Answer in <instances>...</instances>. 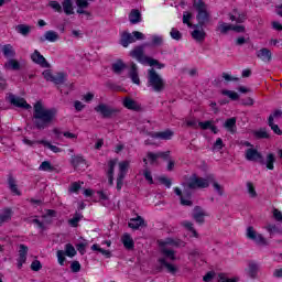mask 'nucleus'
<instances>
[{
	"mask_svg": "<svg viewBox=\"0 0 282 282\" xmlns=\"http://www.w3.org/2000/svg\"><path fill=\"white\" fill-rule=\"evenodd\" d=\"M193 8L196 11L197 24L192 26L194 29L192 31V39L196 43H204L206 41V31H204V28L212 21L210 11H208V4L204 0H193Z\"/></svg>",
	"mask_w": 282,
	"mask_h": 282,
	"instance_id": "nucleus-1",
	"label": "nucleus"
},
{
	"mask_svg": "<svg viewBox=\"0 0 282 282\" xmlns=\"http://www.w3.org/2000/svg\"><path fill=\"white\" fill-rule=\"evenodd\" d=\"M58 110L56 108H45L43 101L39 100L33 106V123L35 129L43 131L52 127L56 120Z\"/></svg>",
	"mask_w": 282,
	"mask_h": 282,
	"instance_id": "nucleus-2",
	"label": "nucleus"
},
{
	"mask_svg": "<svg viewBox=\"0 0 282 282\" xmlns=\"http://www.w3.org/2000/svg\"><path fill=\"white\" fill-rule=\"evenodd\" d=\"M149 44H141L135 46L131 52L130 56L135 58L141 65H150V67H158V69H164L165 65L160 63V61L144 55V48Z\"/></svg>",
	"mask_w": 282,
	"mask_h": 282,
	"instance_id": "nucleus-3",
	"label": "nucleus"
},
{
	"mask_svg": "<svg viewBox=\"0 0 282 282\" xmlns=\"http://www.w3.org/2000/svg\"><path fill=\"white\" fill-rule=\"evenodd\" d=\"M245 158L246 160H248V162H259L262 165L265 164L269 171H274V163L276 162V158L272 153H269L267 155V161H265L263 160V155L260 154V152L257 149L250 148V149H247Z\"/></svg>",
	"mask_w": 282,
	"mask_h": 282,
	"instance_id": "nucleus-4",
	"label": "nucleus"
},
{
	"mask_svg": "<svg viewBox=\"0 0 282 282\" xmlns=\"http://www.w3.org/2000/svg\"><path fill=\"white\" fill-rule=\"evenodd\" d=\"M148 87H151L153 91H164L166 83L154 68L148 70Z\"/></svg>",
	"mask_w": 282,
	"mask_h": 282,
	"instance_id": "nucleus-5",
	"label": "nucleus"
},
{
	"mask_svg": "<svg viewBox=\"0 0 282 282\" xmlns=\"http://www.w3.org/2000/svg\"><path fill=\"white\" fill-rule=\"evenodd\" d=\"M137 41H144V34L142 32L133 31L129 33L123 31L121 33L120 45H122V47H129L131 43H135Z\"/></svg>",
	"mask_w": 282,
	"mask_h": 282,
	"instance_id": "nucleus-6",
	"label": "nucleus"
},
{
	"mask_svg": "<svg viewBox=\"0 0 282 282\" xmlns=\"http://www.w3.org/2000/svg\"><path fill=\"white\" fill-rule=\"evenodd\" d=\"M183 186H186L189 191H196V188H208L210 183L206 178L198 177L197 174H192Z\"/></svg>",
	"mask_w": 282,
	"mask_h": 282,
	"instance_id": "nucleus-7",
	"label": "nucleus"
},
{
	"mask_svg": "<svg viewBox=\"0 0 282 282\" xmlns=\"http://www.w3.org/2000/svg\"><path fill=\"white\" fill-rule=\"evenodd\" d=\"M42 75L47 83H54V85H65L67 83V74L63 72L53 75L51 69H45Z\"/></svg>",
	"mask_w": 282,
	"mask_h": 282,
	"instance_id": "nucleus-8",
	"label": "nucleus"
},
{
	"mask_svg": "<svg viewBox=\"0 0 282 282\" xmlns=\"http://www.w3.org/2000/svg\"><path fill=\"white\" fill-rule=\"evenodd\" d=\"M95 111L100 113L102 118H116L120 113V109L113 108L107 104H99L95 107Z\"/></svg>",
	"mask_w": 282,
	"mask_h": 282,
	"instance_id": "nucleus-9",
	"label": "nucleus"
},
{
	"mask_svg": "<svg viewBox=\"0 0 282 282\" xmlns=\"http://www.w3.org/2000/svg\"><path fill=\"white\" fill-rule=\"evenodd\" d=\"M246 237L247 239L254 241L257 246H262V247L269 246L268 239H265L263 235L258 234L257 230H254V227L252 226H249L247 228Z\"/></svg>",
	"mask_w": 282,
	"mask_h": 282,
	"instance_id": "nucleus-10",
	"label": "nucleus"
},
{
	"mask_svg": "<svg viewBox=\"0 0 282 282\" xmlns=\"http://www.w3.org/2000/svg\"><path fill=\"white\" fill-rule=\"evenodd\" d=\"M159 265L156 267L158 272H164L166 270L167 274H172L175 276L177 272H180V269L177 265L166 261V258H160L159 260Z\"/></svg>",
	"mask_w": 282,
	"mask_h": 282,
	"instance_id": "nucleus-11",
	"label": "nucleus"
},
{
	"mask_svg": "<svg viewBox=\"0 0 282 282\" xmlns=\"http://www.w3.org/2000/svg\"><path fill=\"white\" fill-rule=\"evenodd\" d=\"M7 100L10 102V105L18 107L19 109H32V106L25 101V98L17 97L12 93L9 94Z\"/></svg>",
	"mask_w": 282,
	"mask_h": 282,
	"instance_id": "nucleus-12",
	"label": "nucleus"
},
{
	"mask_svg": "<svg viewBox=\"0 0 282 282\" xmlns=\"http://www.w3.org/2000/svg\"><path fill=\"white\" fill-rule=\"evenodd\" d=\"M70 164L75 171H85L87 169V160L83 155H72Z\"/></svg>",
	"mask_w": 282,
	"mask_h": 282,
	"instance_id": "nucleus-13",
	"label": "nucleus"
},
{
	"mask_svg": "<svg viewBox=\"0 0 282 282\" xmlns=\"http://www.w3.org/2000/svg\"><path fill=\"white\" fill-rule=\"evenodd\" d=\"M31 59L33 61V63H35L36 65H40V67H45V68H50L52 67V65H50V63L47 62V59H45V57L41 54V52L39 51H34L33 54L31 55Z\"/></svg>",
	"mask_w": 282,
	"mask_h": 282,
	"instance_id": "nucleus-14",
	"label": "nucleus"
},
{
	"mask_svg": "<svg viewBox=\"0 0 282 282\" xmlns=\"http://www.w3.org/2000/svg\"><path fill=\"white\" fill-rule=\"evenodd\" d=\"M193 219L196 221V224H204L206 217V212L202 206H195L192 214Z\"/></svg>",
	"mask_w": 282,
	"mask_h": 282,
	"instance_id": "nucleus-15",
	"label": "nucleus"
},
{
	"mask_svg": "<svg viewBox=\"0 0 282 282\" xmlns=\"http://www.w3.org/2000/svg\"><path fill=\"white\" fill-rule=\"evenodd\" d=\"M123 107L130 109L131 111H142V106L138 101L131 99V97H126L123 99Z\"/></svg>",
	"mask_w": 282,
	"mask_h": 282,
	"instance_id": "nucleus-16",
	"label": "nucleus"
},
{
	"mask_svg": "<svg viewBox=\"0 0 282 282\" xmlns=\"http://www.w3.org/2000/svg\"><path fill=\"white\" fill-rule=\"evenodd\" d=\"M150 135L151 138H155L159 140H171L173 135H175V132H173V130L171 129H167L162 132H150Z\"/></svg>",
	"mask_w": 282,
	"mask_h": 282,
	"instance_id": "nucleus-17",
	"label": "nucleus"
},
{
	"mask_svg": "<svg viewBox=\"0 0 282 282\" xmlns=\"http://www.w3.org/2000/svg\"><path fill=\"white\" fill-rule=\"evenodd\" d=\"M25 261H28V246L20 245L19 258H18L19 270L23 268V263H25Z\"/></svg>",
	"mask_w": 282,
	"mask_h": 282,
	"instance_id": "nucleus-18",
	"label": "nucleus"
},
{
	"mask_svg": "<svg viewBox=\"0 0 282 282\" xmlns=\"http://www.w3.org/2000/svg\"><path fill=\"white\" fill-rule=\"evenodd\" d=\"M257 57L263 61V63H270L272 61V52L270 48H261L257 52Z\"/></svg>",
	"mask_w": 282,
	"mask_h": 282,
	"instance_id": "nucleus-19",
	"label": "nucleus"
},
{
	"mask_svg": "<svg viewBox=\"0 0 282 282\" xmlns=\"http://www.w3.org/2000/svg\"><path fill=\"white\" fill-rule=\"evenodd\" d=\"M129 21L132 25H138L142 23V13L138 9H132L129 14Z\"/></svg>",
	"mask_w": 282,
	"mask_h": 282,
	"instance_id": "nucleus-20",
	"label": "nucleus"
},
{
	"mask_svg": "<svg viewBox=\"0 0 282 282\" xmlns=\"http://www.w3.org/2000/svg\"><path fill=\"white\" fill-rule=\"evenodd\" d=\"M129 228H132V230H138L142 226H147L144 223V218L141 216H137L135 218H131L128 223Z\"/></svg>",
	"mask_w": 282,
	"mask_h": 282,
	"instance_id": "nucleus-21",
	"label": "nucleus"
},
{
	"mask_svg": "<svg viewBox=\"0 0 282 282\" xmlns=\"http://www.w3.org/2000/svg\"><path fill=\"white\" fill-rule=\"evenodd\" d=\"M1 52L4 56V58H14L17 56V51H14V46L11 44H6L1 47Z\"/></svg>",
	"mask_w": 282,
	"mask_h": 282,
	"instance_id": "nucleus-22",
	"label": "nucleus"
},
{
	"mask_svg": "<svg viewBox=\"0 0 282 282\" xmlns=\"http://www.w3.org/2000/svg\"><path fill=\"white\" fill-rule=\"evenodd\" d=\"M129 77L131 78L132 83H134V85H140V76L138 75V65H135V63L133 62L130 65Z\"/></svg>",
	"mask_w": 282,
	"mask_h": 282,
	"instance_id": "nucleus-23",
	"label": "nucleus"
},
{
	"mask_svg": "<svg viewBox=\"0 0 282 282\" xmlns=\"http://www.w3.org/2000/svg\"><path fill=\"white\" fill-rule=\"evenodd\" d=\"M59 35L56 31H46L44 37H40L41 43L44 41H50V43H56L58 41Z\"/></svg>",
	"mask_w": 282,
	"mask_h": 282,
	"instance_id": "nucleus-24",
	"label": "nucleus"
},
{
	"mask_svg": "<svg viewBox=\"0 0 282 282\" xmlns=\"http://www.w3.org/2000/svg\"><path fill=\"white\" fill-rule=\"evenodd\" d=\"M224 127L227 129V131H229V133H237V118L231 117L227 119Z\"/></svg>",
	"mask_w": 282,
	"mask_h": 282,
	"instance_id": "nucleus-25",
	"label": "nucleus"
},
{
	"mask_svg": "<svg viewBox=\"0 0 282 282\" xmlns=\"http://www.w3.org/2000/svg\"><path fill=\"white\" fill-rule=\"evenodd\" d=\"M4 69H11L12 72H19L21 69V63L13 58L8 59L4 63Z\"/></svg>",
	"mask_w": 282,
	"mask_h": 282,
	"instance_id": "nucleus-26",
	"label": "nucleus"
},
{
	"mask_svg": "<svg viewBox=\"0 0 282 282\" xmlns=\"http://www.w3.org/2000/svg\"><path fill=\"white\" fill-rule=\"evenodd\" d=\"M121 241L126 250H133V248L135 247V242L133 241V238H131V235L129 234H124L121 238Z\"/></svg>",
	"mask_w": 282,
	"mask_h": 282,
	"instance_id": "nucleus-27",
	"label": "nucleus"
},
{
	"mask_svg": "<svg viewBox=\"0 0 282 282\" xmlns=\"http://www.w3.org/2000/svg\"><path fill=\"white\" fill-rule=\"evenodd\" d=\"M127 69V64L122 59H117L116 63L112 64V72L113 74H122Z\"/></svg>",
	"mask_w": 282,
	"mask_h": 282,
	"instance_id": "nucleus-28",
	"label": "nucleus"
},
{
	"mask_svg": "<svg viewBox=\"0 0 282 282\" xmlns=\"http://www.w3.org/2000/svg\"><path fill=\"white\" fill-rule=\"evenodd\" d=\"M10 219H12V209L4 208L0 214V226H3V224H7V221H10Z\"/></svg>",
	"mask_w": 282,
	"mask_h": 282,
	"instance_id": "nucleus-29",
	"label": "nucleus"
},
{
	"mask_svg": "<svg viewBox=\"0 0 282 282\" xmlns=\"http://www.w3.org/2000/svg\"><path fill=\"white\" fill-rule=\"evenodd\" d=\"M253 135L257 140H270V133H268V129L265 128L253 131Z\"/></svg>",
	"mask_w": 282,
	"mask_h": 282,
	"instance_id": "nucleus-30",
	"label": "nucleus"
},
{
	"mask_svg": "<svg viewBox=\"0 0 282 282\" xmlns=\"http://www.w3.org/2000/svg\"><path fill=\"white\" fill-rule=\"evenodd\" d=\"M63 9L62 11L65 12V14H67V17H69L70 14H74V2H72V0H64L62 2Z\"/></svg>",
	"mask_w": 282,
	"mask_h": 282,
	"instance_id": "nucleus-31",
	"label": "nucleus"
},
{
	"mask_svg": "<svg viewBox=\"0 0 282 282\" xmlns=\"http://www.w3.org/2000/svg\"><path fill=\"white\" fill-rule=\"evenodd\" d=\"M217 32H220V34H228L230 31H232V24H228L226 22H218V26L216 28Z\"/></svg>",
	"mask_w": 282,
	"mask_h": 282,
	"instance_id": "nucleus-32",
	"label": "nucleus"
},
{
	"mask_svg": "<svg viewBox=\"0 0 282 282\" xmlns=\"http://www.w3.org/2000/svg\"><path fill=\"white\" fill-rule=\"evenodd\" d=\"M161 252L170 261H176L177 260V257H175V250H173V249H167L166 247L163 246V247H161Z\"/></svg>",
	"mask_w": 282,
	"mask_h": 282,
	"instance_id": "nucleus-33",
	"label": "nucleus"
},
{
	"mask_svg": "<svg viewBox=\"0 0 282 282\" xmlns=\"http://www.w3.org/2000/svg\"><path fill=\"white\" fill-rule=\"evenodd\" d=\"M161 247H166V246H174L175 248H180L181 246H184V241L182 240H175L173 238H167L165 241L160 243Z\"/></svg>",
	"mask_w": 282,
	"mask_h": 282,
	"instance_id": "nucleus-34",
	"label": "nucleus"
},
{
	"mask_svg": "<svg viewBox=\"0 0 282 282\" xmlns=\"http://www.w3.org/2000/svg\"><path fill=\"white\" fill-rule=\"evenodd\" d=\"M8 184L11 193H14V195H21V191H19V187L17 186V181L12 175H9Z\"/></svg>",
	"mask_w": 282,
	"mask_h": 282,
	"instance_id": "nucleus-35",
	"label": "nucleus"
},
{
	"mask_svg": "<svg viewBox=\"0 0 282 282\" xmlns=\"http://www.w3.org/2000/svg\"><path fill=\"white\" fill-rule=\"evenodd\" d=\"M129 161H122L119 163V173L118 176L120 177H126L127 176V171H129Z\"/></svg>",
	"mask_w": 282,
	"mask_h": 282,
	"instance_id": "nucleus-36",
	"label": "nucleus"
},
{
	"mask_svg": "<svg viewBox=\"0 0 282 282\" xmlns=\"http://www.w3.org/2000/svg\"><path fill=\"white\" fill-rule=\"evenodd\" d=\"M80 219H83V214L77 212L74 217L68 220V224L72 228H78V221H80Z\"/></svg>",
	"mask_w": 282,
	"mask_h": 282,
	"instance_id": "nucleus-37",
	"label": "nucleus"
},
{
	"mask_svg": "<svg viewBox=\"0 0 282 282\" xmlns=\"http://www.w3.org/2000/svg\"><path fill=\"white\" fill-rule=\"evenodd\" d=\"M17 32H19V34H22V36H28V34H30V25H25V24H20L18 26H15Z\"/></svg>",
	"mask_w": 282,
	"mask_h": 282,
	"instance_id": "nucleus-38",
	"label": "nucleus"
},
{
	"mask_svg": "<svg viewBox=\"0 0 282 282\" xmlns=\"http://www.w3.org/2000/svg\"><path fill=\"white\" fill-rule=\"evenodd\" d=\"M234 14L237 17V23H246L248 15L246 12H239L238 9H234Z\"/></svg>",
	"mask_w": 282,
	"mask_h": 282,
	"instance_id": "nucleus-39",
	"label": "nucleus"
},
{
	"mask_svg": "<svg viewBox=\"0 0 282 282\" xmlns=\"http://www.w3.org/2000/svg\"><path fill=\"white\" fill-rule=\"evenodd\" d=\"M257 272H259V267L256 263H249L248 274L251 279H257Z\"/></svg>",
	"mask_w": 282,
	"mask_h": 282,
	"instance_id": "nucleus-40",
	"label": "nucleus"
},
{
	"mask_svg": "<svg viewBox=\"0 0 282 282\" xmlns=\"http://www.w3.org/2000/svg\"><path fill=\"white\" fill-rule=\"evenodd\" d=\"M40 144H43L44 147H47V149L52 150L53 153H61V148L53 145L52 143H50L48 141L45 140H41L37 141Z\"/></svg>",
	"mask_w": 282,
	"mask_h": 282,
	"instance_id": "nucleus-41",
	"label": "nucleus"
},
{
	"mask_svg": "<svg viewBox=\"0 0 282 282\" xmlns=\"http://www.w3.org/2000/svg\"><path fill=\"white\" fill-rule=\"evenodd\" d=\"M268 124L276 135H282L281 128H279V124L272 122V117H269Z\"/></svg>",
	"mask_w": 282,
	"mask_h": 282,
	"instance_id": "nucleus-42",
	"label": "nucleus"
},
{
	"mask_svg": "<svg viewBox=\"0 0 282 282\" xmlns=\"http://www.w3.org/2000/svg\"><path fill=\"white\" fill-rule=\"evenodd\" d=\"M39 171H46L52 173V171H54V166L50 161H43L39 167Z\"/></svg>",
	"mask_w": 282,
	"mask_h": 282,
	"instance_id": "nucleus-43",
	"label": "nucleus"
},
{
	"mask_svg": "<svg viewBox=\"0 0 282 282\" xmlns=\"http://www.w3.org/2000/svg\"><path fill=\"white\" fill-rule=\"evenodd\" d=\"M64 254H65L66 257H70V258H72V257H76V248H74L72 243H67V245L65 246Z\"/></svg>",
	"mask_w": 282,
	"mask_h": 282,
	"instance_id": "nucleus-44",
	"label": "nucleus"
},
{
	"mask_svg": "<svg viewBox=\"0 0 282 282\" xmlns=\"http://www.w3.org/2000/svg\"><path fill=\"white\" fill-rule=\"evenodd\" d=\"M191 19H193V13L185 11L183 13V23L187 25L188 28H193L195 24L191 23Z\"/></svg>",
	"mask_w": 282,
	"mask_h": 282,
	"instance_id": "nucleus-45",
	"label": "nucleus"
},
{
	"mask_svg": "<svg viewBox=\"0 0 282 282\" xmlns=\"http://www.w3.org/2000/svg\"><path fill=\"white\" fill-rule=\"evenodd\" d=\"M265 228L270 235H282V229L276 225H268Z\"/></svg>",
	"mask_w": 282,
	"mask_h": 282,
	"instance_id": "nucleus-46",
	"label": "nucleus"
},
{
	"mask_svg": "<svg viewBox=\"0 0 282 282\" xmlns=\"http://www.w3.org/2000/svg\"><path fill=\"white\" fill-rule=\"evenodd\" d=\"M247 191L252 199L257 197V189H254V184H252V182H247Z\"/></svg>",
	"mask_w": 282,
	"mask_h": 282,
	"instance_id": "nucleus-47",
	"label": "nucleus"
},
{
	"mask_svg": "<svg viewBox=\"0 0 282 282\" xmlns=\"http://www.w3.org/2000/svg\"><path fill=\"white\" fill-rule=\"evenodd\" d=\"M223 96H228L230 100H239V94L232 90H221Z\"/></svg>",
	"mask_w": 282,
	"mask_h": 282,
	"instance_id": "nucleus-48",
	"label": "nucleus"
},
{
	"mask_svg": "<svg viewBox=\"0 0 282 282\" xmlns=\"http://www.w3.org/2000/svg\"><path fill=\"white\" fill-rule=\"evenodd\" d=\"M164 43V39L161 35H153L152 36V45L154 47H160Z\"/></svg>",
	"mask_w": 282,
	"mask_h": 282,
	"instance_id": "nucleus-49",
	"label": "nucleus"
},
{
	"mask_svg": "<svg viewBox=\"0 0 282 282\" xmlns=\"http://www.w3.org/2000/svg\"><path fill=\"white\" fill-rule=\"evenodd\" d=\"M25 221H28V224H35L37 228H41V230H45V225L36 218L35 219L26 218Z\"/></svg>",
	"mask_w": 282,
	"mask_h": 282,
	"instance_id": "nucleus-50",
	"label": "nucleus"
},
{
	"mask_svg": "<svg viewBox=\"0 0 282 282\" xmlns=\"http://www.w3.org/2000/svg\"><path fill=\"white\" fill-rule=\"evenodd\" d=\"M50 8H52L53 10H55V12H63V7L61 6V3H58V1H50L48 2Z\"/></svg>",
	"mask_w": 282,
	"mask_h": 282,
	"instance_id": "nucleus-51",
	"label": "nucleus"
},
{
	"mask_svg": "<svg viewBox=\"0 0 282 282\" xmlns=\"http://www.w3.org/2000/svg\"><path fill=\"white\" fill-rule=\"evenodd\" d=\"M224 147H225L224 140H221V138H218L213 145V151H221V149H224Z\"/></svg>",
	"mask_w": 282,
	"mask_h": 282,
	"instance_id": "nucleus-52",
	"label": "nucleus"
},
{
	"mask_svg": "<svg viewBox=\"0 0 282 282\" xmlns=\"http://www.w3.org/2000/svg\"><path fill=\"white\" fill-rule=\"evenodd\" d=\"M159 182H161L164 186H166V188H171V186H173V181L165 176L159 177Z\"/></svg>",
	"mask_w": 282,
	"mask_h": 282,
	"instance_id": "nucleus-53",
	"label": "nucleus"
},
{
	"mask_svg": "<svg viewBox=\"0 0 282 282\" xmlns=\"http://www.w3.org/2000/svg\"><path fill=\"white\" fill-rule=\"evenodd\" d=\"M170 34H171V37L174 39V41H181L182 39V33L175 28L171 30Z\"/></svg>",
	"mask_w": 282,
	"mask_h": 282,
	"instance_id": "nucleus-54",
	"label": "nucleus"
},
{
	"mask_svg": "<svg viewBox=\"0 0 282 282\" xmlns=\"http://www.w3.org/2000/svg\"><path fill=\"white\" fill-rule=\"evenodd\" d=\"M65 256H66L65 251H63V250L57 251V261H58L59 265H65V261H66Z\"/></svg>",
	"mask_w": 282,
	"mask_h": 282,
	"instance_id": "nucleus-55",
	"label": "nucleus"
},
{
	"mask_svg": "<svg viewBox=\"0 0 282 282\" xmlns=\"http://www.w3.org/2000/svg\"><path fill=\"white\" fill-rule=\"evenodd\" d=\"M212 126H213V121H210V120L198 122V127H200V129H203V131H207V129H210Z\"/></svg>",
	"mask_w": 282,
	"mask_h": 282,
	"instance_id": "nucleus-56",
	"label": "nucleus"
},
{
	"mask_svg": "<svg viewBox=\"0 0 282 282\" xmlns=\"http://www.w3.org/2000/svg\"><path fill=\"white\" fill-rule=\"evenodd\" d=\"M42 268H43V264H41V261H39V260H34V261L31 263V270H32L33 272H39Z\"/></svg>",
	"mask_w": 282,
	"mask_h": 282,
	"instance_id": "nucleus-57",
	"label": "nucleus"
},
{
	"mask_svg": "<svg viewBox=\"0 0 282 282\" xmlns=\"http://www.w3.org/2000/svg\"><path fill=\"white\" fill-rule=\"evenodd\" d=\"M147 158L150 160L151 164L158 163V160H159L158 153L148 152Z\"/></svg>",
	"mask_w": 282,
	"mask_h": 282,
	"instance_id": "nucleus-58",
	"label": "nucleus"
},
{
	"mask_svg": "<svg viewBox=\"0 0 282 282\" xmlns=\"http://www.w3.org/2000/svg\"><path fill=\"white\" fill-rule=\"evenodd\" d=\"M82 188L80 183L78 182H74L72 183V185L69 186L68 191L69 193H78V191Z\"/></svg>",
	"mask_w": 282,
	"mask_h": 282,
	"instance_id": "nucleus-59",
	"label": "nucleus"
},
{
	"mask_svg": "<svg viewBox=\"0 0 282 282\" xmlns=\"http://www.w3.org/2000/svg\"><path fill=\"white\" fill-rule=\"evenodd\" d=\"M143 176L149 184H153V176L151 175V171L149 169H144Z\"/></svg>",
	"mask_w": 282,
	"mask_h": 282,
	"instance_id": "nucleus-60",
	"label": "nucleus"
},
{
	"mask_svg": "<svg viewBox=\"0 0 282 282\" xmlns=\"http://www.w3.org/2000/svg\"><path fill=\"white\" fill-rule=\"evenodd\" d=\"M108 166L109 169L107 175H113V172L116 171V160H110L108 162Z\"/></svg>",
	"mask_w": 282,
	"mask_h": 282,
	"instance_id": "nucleus-61",
	"label": "nucleus"
},
{
	"mask_svg": "<svg viewBox=\"0 0 282 282\" xmlns=\"http://www.w3.org/2000/svg\"><path fill=\"white\" fill-rule=\"evenodd\" d=\"M70 270H72V272H74V273H76V272H80V262H78V261H73L72 263H70Z\"/></svg>",
	"mask_w": 282,
	"mask_h": 282,
	"instance_id": "nucleus-62",
	"label": "nucleus"
},
{
	"mask_svg": "<svg viewBox=\"0 0 282 282\" xmlns=\"http://www.w3.org/2000/svg\"><path fill=\"white\" fill-rule=\"evenodd\" d=\"M213 186H214L216 193H218V195H219L220 197H223V195H224V187H221V185H219V183H217V182H215V181H214V183H213Z\"/></svg>",
	"mask_w": 282,
	"mask_h": 282,
	"instance_id": "nucleus-63",
	"label": "nucleus"
},
{
	"mask_svg": "<svg viewBox=\"0 0 282 282\" xmlns=\"http://www.w3.org/2000/svg\"><path fill=\"white\" fill-rule=\"evenodd\" d=\"M273 217L275 221H282V213L279 209H273Z\"/></svg>",
	"mask_w": 282,
	"mask_h": 282,
	"instance_id": "nucleus-64",
	"label": "nucleus"
}]
</instances>
